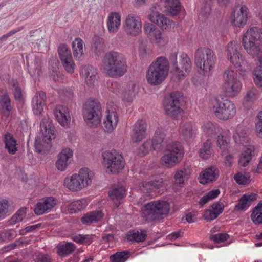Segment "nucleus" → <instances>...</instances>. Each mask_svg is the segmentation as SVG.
Masks as SVG:
<instances>
[{"mask_svg": "<svg viewBox=\"0 0 262 262\" xmlns=\"http://www.w3.org/2000/svg\"><path fill=\"white\" fill-rule=\"evenodd\" d=\"M86 206V201L84 200H76L69 204L67 206L68 210L71 214L76 213L81 210Z\"/></svg>", "mask_w": 262, "mask_h": 262, "instance_id": "46", "label": "nucleus"}, {"mask_svg": "<svg viewBox=\"0 0 262 262\" xmlns=\"http://www.w3.org/2000/svg\"><path fill=\"white\" fill-rule=\"evenodd\" d=\"M251 219L255 225L262 224V200L253 208L251 214Z\"/></svg>", "mask_w": 262, "mask_h": 262, "instance_id": "41", "label": "nucleus"}, {"mask_svg": "<svg viewBox=\"0 0 262 262\" xmlns=\"http://www.w3.org/2000/svg\"><path fill=\"white\" fill-rule=\"evenodd\" d=\"M100 69L110 77H120L127 71L126 58L121 53L110 52L103 57Z\"/></svg>", "mask_w": 262, "mask_h": 262, "instance_id": "1", "label": "nucleus"}, {"mask_svg": "<svg viewBox=\"0 0 262 262\" xmlns=\"http://www.w3.org/2000/svg\"><path fill=\"white\" fill-rule=\"evenodd\" d=\"M254 81L255 85L262 88V68L257 67L253 72Z\"/></svg>", "mask_w": 262, "mask_h": 262, "instance_id": "56", "label": "nucleus"}, {"mask_svg": "<svg viewBox=\"0 0 262 262\" xmlns=\"http://www.w3.org/2000/svg\"><path fill=\"white\" fill-rule=\"evenodd\" d=\"M103 216V214L101 210H96L85 214L81 220L83 224L90 225L99 221Z\"/></svg>", "mask_w": 262, "mask_h": 262, "instance_id": "37", "label": "nucleus"}, {"mask_svg": "<svg viewBox=\"0 0 262 262\" xmlns=\"http://www.w3.org/2000/svg\"><path fill=\"white\" fill-rule=\"evenodd\" d=\"M256 199V194H245L238 200V202L235 205V208L237 210H245L250 206L252 202Z\"/></svg>", "mask_w": 262, "mask_h": 262, "instance_id": "33", "label": "nucleus"}, {"mask_svg": "<svg viewBox=\"0 0 262 262\" xmlns=\"http://www.w3.org/2000/svg\"><path fill=\"white\" fill-rule=\"evenodd\" d=\"M5 148L10 154H14L16 151V141L10 134L5 136Z\"/></svg>", "mask_w": 262, "mask_h": 262, "instance_id": "47", "label": "nucleus"}, {"mask_svg": "<svg viewBox=\"0 0 262 262\" xmlns=\"http://www.w3.org/2000/svg\"><path fill=\"white\" fill-rule=\"evenodd\" d=\"M212 1L213 0H203L204 6L201 8L200 15L207 17L210 14Z\"/></svg>", "mask_w": 262, "mask_h": 262, "instance_id": "55", "label": "nucleus"}, {"mask_svg": "<svg viewBox=\"0 0 262 262\" xmlns=\"http://www.w3.org/2000/svg\"><path fill=\"white\" fill-rule=\"evenodd\" d=\"M240 45L236 41H230L226 47V54L227 59L235 68L241 71H247L251 69V66L239 52Z\"/></svg>", "mask_w": 262, "mask_h": 262, "instance_id": "8", "label": "nucleus"}, {"mask_svg": "<svg viewBox=\"0 0 262 262\" xmlns=\"http://www.w3.org/2000/svg\"><path fill=\"white\" fill-rule=\"evenodd\" d=\"M202 128L207 136L213 137L220 132V127L211 122H207L203 124Z\"/></svg>", "mask_w": 262, "mask_h": 262, "instance_id": "43", "label": "nucleus"}, {"mask_svg": "<svg viewBox=\"0 0 262 262\" xmlns=\"http://www.w3.org/2000/svg\"><path fill=\"white\" fill-rule=\"evenodd\" d=\"M233 139L235 142L238 144L247 143L249 141L247 135V129L242 125H238L236 127V131L233 135Z\"/></svg>", "mask_w": 262, "mask_h": 262, "instance_id": "36", "label": "nucleus"}, {"mask_svg": "<svg viewBox=\"0 0 262 262\" xmlns=\"http://www.w3.org/2000/svg\"><path fill=\"white\" fill-rule=\"evenodd\" d=\"M169 62L164 57H159L148 67L146 74L147 82L157 85L162 82L167 76Z\"/></svg>", "mask_w": 262, "mask_h": 262, "instance_id": "3", "label": "nucleus"}, {"mask_svg": "<svg viewBox=\"0 0 262 262\" xmlns=\"http://www.w3.org/2000/svg\"><path fill=\"white\" fill-rule=\"evenodd\" d=\"M215 61L214 53L208 48H200L195 53V63L198 72L202 75H211L213 71Z\"/></svg>", "mask_w": 262, "mask_h": 262, "instance_id": "4", "label": "nucleus"}, {"mask_svg": "<svg viewBox=\"0 0 262 262\" xmlns=\"http://www.w3.org/2000/svg\"><path fill=\"white\" fill-rule=\"evenodd\" d=\"M125 190L123 186H118L113 188L108 192V195L113 201L114 204L118 206L120 204V201L125 196Z\"/></svg>", "mask_w": 262, "mask_h": 262, "instance_id": "32", "label": "nucleus"}, {"mask_svg": "<svg viewBox=\"0 0 262 262\" xmlns=\"http://www.w3.org/2000/svg\"><path fill=\"white\" fill-rule=\"evenodd\" d=\"M196 127L190 123L182 124L180 129V135L186 141L192 139L196 134Z\"/></svg>", "mask_w": 262, "mask_h": 262, "instance_id": "29", "label": "nucleus"}, {"mask_svg": "<svg viewBox=\"0 0 262 262\" xmlns=\"http://www.w3.org/2000/svg\"><path fill=\"white\" fill-rule=\"evenodd\" d=\"M0 103L3 109L10 111L11 107L10 105V98L7 92L4 90H0Z\"/></svg>", "mask_w": 262, "mask_h": 262, "instance_id": "51", "label": "nucleus"}, {"mask_svg": "<svg viewBox=\"0 0 262 262\" xmlns=\"http://www.w3.org/2000/svg\"><path fill=\"white\" fill-rule=\"evenodd\" d=\"M230 142V137L226 133H220L218 135L216 143L218 147L222 149H225Z\"/></svg>", "mask_w": 262, "mask_h": 262, "instance_id": "49", "label": "nucleus"}, {"mask_svg": "<svg viewBox=\"0 0 262 262\" xmlns=\"http://www.w3.org/2000/svg\"><path fill=\"white\" fill-rule=\"evenodd\" d=\"M123 28L125 33L129 36L139 35L142 29V22L140 17L134 14H128L123 22Z\"/></svg>", "mask_w": 262, "mask_h": 262, "instance_id": "16", "label": "nucleus"}, {"mask_svg": "<svg viewBox=\"0 0 262 262\" xmlns=\"http://www.w3.org/2000/svg\"><path fill=\"white\" fill-rule=\"evenodd\" d=\"M151 149V142L150 141H145L139 148L138 154L143 156L147 154Z\"/></svg>", "mask_w": 262, "mask_h": 262, "instance_id": "61", "label": "nucleus"}, {"mask_svg": "<svg viewBox=\"0 0 262 262\" xmlns=\"http://www.w3.org/2000/svg\"><path fill=\"white\" fill-rule=\"evenodd\" d=\"M46 94L43 92H37L33 98L32 104H45Z\"/></svg>", "mask_w": 262, "mask_h": 262, "instance_id": "60", "label": "nucleus"}, {"mask_svg": "<svg viewBox=\"0 0 262 262\" xmlns=\"http://www.w3.org/2000/svg\"><path fill=\"white\" fill-rule=\"evenodd\" d=\"M224 206L222 203L216 202L212 205V210L219 215L223 211Z\"/></svg>", "mask_w": 262, "mask_h": 262, "instance_id": "63", "label": "nucleus"}, {"mask_svg": "<svg viewBox=\"0 0 262 262\" xmlns=\"http://www.w3.org/2000/svg\"><path fill=\"white\" fill-rule=\"evenodd\" d=\"M165 134L163 129L158 128L155 133L152 140V147L154 150L159 151L163 148V142L165 138Z\"/></svg>", "mask_w": 262, "mask_h": 262, "instance_id": "34", "label": "nucleus"}, {"mask_svg": "<svg viewBox=\"0 0 262 262\" xmlns=\"http://www.w3.org/2000/svg\"><path fill=\"white\" fill-rule=\"evenodd\" d=\"M249 15L248 8L245 5L241 6L233 14L232 21L233 25L238 27H243L247 23Z\"/></svg>", "mask_w": 262, "mask_h": 262, "instance_id": "23", "label": "nucleus"}, {"mask_svg": "<svg viewBox=\"0 0 262 262\" xmlns=\"http://www.w3.org/2000/svg\"><path fill=\"white\" fill-rule=\"evenodd\" d=\"M75 248L73 243L63 242L57 245V253L60 256L64 257L72 253Z\"/></svg>", "mask_w": 262, "mask_h": 262, "instance_id": "39", "label": "nucleus"}, {"mask_svg": "<svg viewBox=\"0 0 262 262\" xmlns=\"http://www.w3.org/2000/svg\"><path fill=\"white\" fill-rule=\"evenodd\" d=\"M81 74L88 86L93 87L95 85L98 77L96 68L91 65L84 66L81 68Z\"/></svg>", "mask_w": 262, "mask_h": 262, "instance_id": "20", "label": "nucleus"}, {"mask_svg": "<svg viewBox=\"0 0 262 262\" xmlns=\"http://www.w3.org/2000/svg\"><path fill=\"white\" fill-rule=\"evenodd\" d=\"M204 216L206 220L210 221L215 219L219 215L212 210H208L205 211Z\"/></svg>", "mask_w": 262, "mask_h": 262, "instance_id": "62", "label": "nucleus"}, {"mask_svg": "<svg viewBox=\"0 0 262 262\" xmlns=\"http://www.w3.org/2000/svg\"><path fill=\"white\" fill-rule=\"evenodd\" d=\"M184 155L183 149L178 142L167 145L165 154L160 159L161 163L166 167H172L179 163Z\"/></svg>", "mask_w": 262, "mask_h": 262, "instance_id": "12", "label": "nucleus"}, {"mask_svg": "<svg viewBox=\"0 0 262 262\" xmlns=\"http://www.w3.org/2000/svg\"><path fill=\"white\" fill-rule=\"evenodd\" d=\"M58 53L61 63L65 70L70 73L74 71L75 64L73 61L70 49L66 44H60L58 47Z\"/></svg>", "mask_w": 262, "mask_h": 262, "instance_id": "17", "label": "nucleus"}, {"mask_svg": "<svg viewBox=\"0 0 262 262\" xmlns=\"http://www.w3.org/2000/svg\"><path fill=\"white\" fill-rule=\"evenodd\" d=\"M254 147L252 145H248L246 147L245 149L241 154L238 164L242 166H246L251 160V157L254 153Z\"/></svg>", "mask_w": 262, "mask_h": 262, "instance_id": "38", "label": "nucleus"}, {"mask_svg": "<svg viewBox=\"0 0 262 262\" xmlns=\"http://www.w3.org/2000/svg\"><path fill=\"white\" fill-rule=\"evenodd\" d=\"M148 17L152 23L157 24L163 30L170 31L175 27L174 22L158 12L152 11Z\"/></svg>", "mask_w": 262, "mask_h": 262, "instance_id": "19", "label": "nucleus"}, {"mask_svg": "<svg viewBox=\"0 0 262 262\" xmlns=\"http://www.w3.org/2000/svg\"><path fill=\"white\" fill-rule=\"evenodd\" d=\"M182 95L178 92H172L169 97L165 98L164 101L165 111L171 117L178 119L183 113V110L180 107V101Z\"/></svg>", "mask_w": 262, "mask_h": 262, "instance_id": "15", "label": "nucleus"}, {"mask_svg": "<svg viewBox=\"0 0 262 262\" xmlns=\"http://www.w3.org/2000/svg\"><path fill=\"white\" fill-rule=\"evenodd\" d=\"M84 45L83 40L79 37L75 38L72 43L74 57L80 60L84 53Z\"/></svg>", "mask_w": 262, "mask_h": 262, "instance_id": "35", "label": "nucleus"}, {"mask_svg": "<svg viewBox=\"0 0 262 262\" xmlns=\"http://www.w3.org/2000/svg\"><path fill=\"white\" fill-rule=\"evenodd\" d=\"M128 251L117 252L110 256V259L112 262H125L127 259Z\"/></svg>", "mask_w": 262, "mask_h": 262, "instance_id": "54", "label": "nucleus"}, {"mask_svg": "<svg viewBox=\"0 0 262 262\" xmlns=\"http://www.w3.org/2000/svg\"><path fill=\"white\" fill-rule=\"evenodd\" d=\"M119 118L116 112L107 109L104 121V130L105 132L111 133L116 127Z\"/></svg>", "mask_w": 262, "mask_h": 262, "instance_id": "24", "label": "nucleus"}, {"mask_svg": "<svg viewBox=\"0 0 262 262\" xmlns=\"http://www.w3.org/2000/svg\"><path fill=\"white\" fill-rule=\"evenodd\" d=\"M211 104L214 115L221 120L231 119L236 114V107L233 103L227 99L214 98Z\"/></svg>", "mask_w": 262, "mask_h": 262, "instance_id": "11", "label": "nucleus"}, {"mask_svg": "<svg viewBox=\"0 0 262 262\" xmlns=\"http://www.w3.org/2000/svg\"><path fill=\"white\" fill-rule=\"evenodd\" d=\"M102 156L104 164L108 171L112 173L119 172L124 167V161L119 152L116 150L106 151Z\"/></svg>", "mask_w": 262, "mask_h": 262, "instance_id": "14", "label": "nucleus"}, {"mask_svg": "<svg viewBox=\"0 0 262 262\" xmlns=\"http://www.w3.org/2000/svg\"><path fill=\"white\" fill-rule=\"evenodd\" d=\"M92 49L95 54L99 56L104 52L105 50V45L102 40L97 39L94 43Z\"/></svg>", "mask_w": 262, "mask_h": 262, "instance_id": "52", "label": "nucleus"}, {"mask_svg": "<svg viewBox=\"0 0 262 262\" xmlns=\"http://www.w3.org/2000/svg\"><path fill=\"white\" fill-rule=\"evenodd\" d=\"M147 236L146 232L142 231H130L126 234L127 241L130 242H141L144 241Z\"/></svg>", "mask_w": 262, "mask_h": 262, "instance_id": "44", "label": "nucleus"}, {"mask_svg": "<svg viewBox=\"0 0 262 262\" xmlns=\"http://www.w3.org/2000/svg\"><path fill=\"white\" fill-rule=\"evenodd\" d=\"M40 130L43 138L36 139L35 148L36 152L44 154L50 147V142L55 137V130L52 124V120L48 117H45L40 122Z\"/></svg>", "mask_w": 262, "mask_h": 262, "instance_id": "7", "label": "nucleus"}, {"mask_svg": "<svg viewBox=\"0 0 262 262\" xmlns=\"http://www.w3.org/2000/svg\"><path fill=\"white\" fill-rule=\"evenodd\" d=\"M229 235L225 233H220L210 236V239L216 243H220L226 241L229 238Z\"/></svg>", "mask_w": 262, "mask_h": 262, "instance_id": "59", "label": "nucleus"}, {"mask_svg": "<svg viewBox=\"0 0 262 262\" xmlns=\"http://www.w3.org/2000/svg\"><path fill=\"white\" fill-rule=\"evenodd\" d=\"M235 181L239 185H246L251 182L249 173L238 172L234 176Z\"/></svg>", "mask_w": 262, "mask_h": 262, "instance_id": "48", "label": "nucleus"}, {"mask_svg": "<svg viewBox=\"0 0 262 262\" xmlns=\"http://www.w3.org/2000/svg\"><path fill=\"white\" fill-rule=\"evenodd\" d=\"M54 115L58 122L62 126H68L71 121V117L67 107L62 105L57 106L54 110Z\"/></svg>", "mask_w": 262, "mask_h": 262, "instance_id": "26", "label": "nucleus"}, {"mask_svg": "<svg viewBox=\"0 0 262 262\" xmlns=\"http://www.w3.org/2000/svg\"><path fill=\"white\" fill-rule=\"evenodd\" d=\"M143 29L145 34L151 42L160 45L165 42L162 32L155 25L145 23Z\"/></svg>", "mask_w": 262, "mask_h": 262, "instance_id": "18", "label": "nucleus"}, {"mask_svg": "<svg viewBox=\"0 0 262 262\" xmlns=\"http://www.w3.org/2000/svg\"><path fill=\"white\" fill-rule=\"evenodd\" d=\"M223 81L222 89L227 97L234 98L241 93L242 83L234 70L230 68L226 69L223 73Z\"/></svg>", "mask_w": 262, "mask_h": 262, "instance_id": "6", "label": "nucleus"}, {"mask_svg": "<svg viewBox=\"0 0 262 262\" xmlns=\"http://www.w3.org/2000/svg\"><path fill=\"white\" fill-rule=\"evenodd\" d=\"M57 200L53 197H48L37 203L34 211L37 215H41L50 211L57 204Z\"/></svg>", "mask_w": 262, "mask_h": 262, "instance_id": "22", "label": "nucleus"}, {"mask_svg": "<svg viewBox=\"0 0 262 262\" xmlns=\"http://www.w3.org/2000/svg\"><path fill=\"white\" fill-rule=\"evenodd\" d=\"M26 94L17 86V109H24L26 106Z\"/></svg>", "mask_w": 262, "mask_h": 262, "instance_id": "53", "label": "nucleus"}, {"mask_svg": "<svg viewBox=\"0 0 262 262\" xmlns=\"http://www.w3.org/2000/svg\"><path fill=\"white\" fill-rule=\"evenodd\" d=\"M45 104H32L33 111L36 115L40 114L43 110Z\"/></svg>", "mask_w": 262, "mask_h": 262, "instance_id": "64", "label": "nucleus"}, {"mask_svg": "<svg viewBox=\"0 0 262 262\" xmlns=\"http://www.w3.org/2000/svg\"><path fill=\"white\" fill-rule=\"evenodd\" d=\"M190 173V170L189 168H182L179 170L176 173L174 177L175 184L179 185L183 184L184 180L188 178Z\"/></svg>", "mask_w": 262, "mask_h": 262, "instance_id": "45", "label": "nucleus"}, {"mask_svg": "<svg viewBox=\"0 0 262 262\" xmlns=\"http://www.w3.org/2000/svg\"><path fill=\"white\" fill-rule=\"evenodd\" d=\"M146 127L147 125L143 120H139L135 124L132 137L133 142H139L145 138L147 134Z\"/></svg>", "mask_w": 262, "mask_h": 262, "instance_id": "27", "label": "nucleus"}, {"mask_svg": "<svg viewBox=\"0 0 262 262\" xmlns=\"http://www.w3.org/2000/svg\"><path fill=\"white\" fill-rule=\"evenodd\" d=\"M83 116L88 126L93 128L97 127L101 121L100 103L95 99H89L83 106Z\"/></svg>", "mask_w": 262, "mask_h": 262, "instance_id": "9", "label": "nucleus"}, {"mask_svg": "<svg viewBox=\"0 0 262 262\" xmlns=\"http://www.w3.org/2000/svg\"><path fill=\"white\" fill-rule=\"evenodd\" d=\"M212 154V141L210 139H208L200 149L199 156L202 159H207L211 156Z\"/></svg>", "mask_w": 262, "mask_h": 262, "instance_id": "42", "label": "nucleus"}, {"mask_svg": "<svg viewBox=\"0 0 262 262\" xmlns=\"http://www.w3.org/2000/svg\"><path fill=\"white\" fill-rule=\"evenodd\" d=\"M220 171L215 166L206 168L200 174L199 180L200 183L205 184L216 181L219 176Z\"/></svg>", "mask_w": 262, "mask_h": 262, "instance_id": "25", "label": "nucleus"}, {"mask_svg": "<svg viewBox=\"0 0 262 262\" xmlns=\"http://www.w3.org/2000/svg\"><path fill=\"white\" fill-rule=\"evenodd\" d=\"M242 45L248 55L257 57L262 68V29L258 27L248 29L243 34Z\"/></svg>", "mask_w": 262, "mask_h": 262, "instance_id": "2", "label": "nucleus"}, {"mask_svg": "<svg viewBox=\"0 0 262 262\" xmlns=\"http://www.w3.org/2000/svg\"><path fill=\"white\" fill-rule=\"evenodd\" d=\"M121 17L119 13H111L107 18V26L110 33H116L120 26Z\"/></svg>", "mask_w": 262, "mask_h": 262, "instance_id": "30", "label": "nucleus"}, {"mask_svg": "<svg viewBox=\"0 0 262 262\" xmlns=\"http://www.w3.org/2000/svg\"><path fill=\"white\" fill-rule=\"evenodd\" d=\"M15 209L12 201L6 198H0V221L10 215Z\"/></svg>", "mask_w": 262, "mask_h": 262, "instance_id": "28", "label": "nucleus"}, {"mask_svg": "<svg viewBox=\"0 0 262 262\" xmlns=\"http://www.w3.org/2000/svg\"><path fill=\"white\" fill-rule=\"evenodd\" d=\"M136 84L134 82H130L125 88L122 94V99L124 102L130 103L135 96Z\"/></svg>", "mask_w": 262, "mask_h": 262, "instance_id": "40", "label": "nucleus"}, {"mask_svg": "<svg viewBox=\"0 0 262 262\" xmlns=\"http://www.w3.org/2000/svg\"><path fill=\"white\" fill-rule=\"evenodd\" d=\"M256 98L257 90L255 88L252 87L247 91L244 100L245 102H250L256 100Z\"/></svg>", "mask_w": 262, "mask_h": 262, "instance_id": "57", "label": "nucleus"}, {"mask_svg": "<svg viewBox=\"0 0 262 262\" xmlns=\"http://www.w3.org/2000/svg\"><path fill=\"white\" fill-rule=\"evenodd\" d=\"M33 34L31 35V36L36 37L37 38V39H30L29 40L33 44H35L40 48L42 46L45 45V41L43 40V38L41 36L40 33L38 31L33 32Z\"/></svg>", "mask_w": 262, "mask_h": 262, "instance_id": "58", "label": "nucleus"}, {"mask_svg": "<svg viewBox=\"0 0 262 262\" xmlns=\"http://www.w3.org/2000/svg\"><path fill=\"white\" fill-rule=\"evenodd\" d=\"M169 61L172 66L174 75L179 79H184L191 69L192 63L188 56L182 53L177 61V53H172L169 56Z\"/></svg>", "mask_w": 262, "mask_h": 262, "instance_id": "13", "label": "nucleus"}, {"mask_svg": "<svg viewBox=\"0 0 262 262\" xmlns=\"http://www.w3.org/2000/svg\"><path fill=\"white\" fill-rule=\"evenodd\" d=\"M219 193L220 191L218 189H214L209 191L200 199L199 201L200 205L202 206L205 205L209 201L216 198Z\"/></svg>", "mask_w": 262, "mask_h": 262, "instance_id": "50", "label": "nucleus"}, {"mask_svg": "<svg viewBox=\"0 0 262 262\" xmlns=\"http://www.w3.org/2000/svg\"><path fill=\"white\" fill-rule=\"evenodd\" d=\"M93 178L94 173L90 169L82 168L78 173L66 178L63 185L71 191L77 192L91 185Z\"/></svg>", "mask_w": 262, "mask_h": 262, "instance_id": "5", "label": "nucleus"}, {"mask_svg": "<svg viewBox=\"0 0 262 262\" xmlns=\"http://www.w3.org/2000/svg\"><path fill=\"white\" fill-rule=\"evenodd\" d=\"M163 185L161 181H155L150 182H142L139 185L140 189L144 193H149V195L152 196L150 193L155 190L160 188Z\"/></svg>", "mask_w": 262, "mask_h": 262, "instance_id": "31", "label": "nucleus"}, {"mask_svg": "<svg viewBox=\"0 0 262 262\" xmlns=\"http://www.w3.org/2000/svg\"><path fill=\"white\" fill-rule=\"evenodd\" d=\"M73 157V151L69 148L63 149L58 155L56 167L58 170L64 171L71 163Z\"/></svg>", "mask_w": 262, "mask_h": 262, "instance_id": "21", "label": "nucleus"}, {"mask_svg": "<svg viewBox=\"0 0 262 262\" xmlns=\"http://www.w3.org/2000/svg\"><path fill=\"white\" fill-rule=\"evenodd\" d=\"M169 211V203L163 200L151 202L142 208V214L148 222H152L159 219L161 215H167Z\"/></svg>", "mask_w": 262, "mask_h": 262, "instance_id": "10", "label": "nucleus"}]
</instances>
